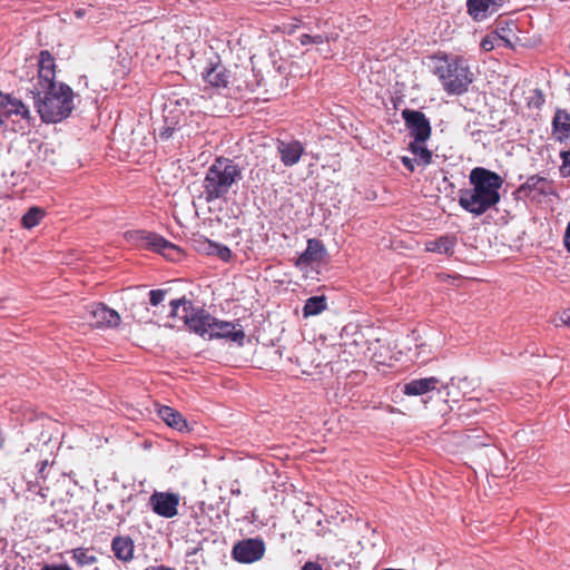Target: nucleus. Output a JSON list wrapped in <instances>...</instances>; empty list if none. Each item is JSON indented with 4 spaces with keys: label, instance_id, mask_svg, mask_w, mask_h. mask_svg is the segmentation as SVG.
Here are the masks:
<instances>
[{
    "label": "nucleus",
    "instance_id": "obj_1",
    "mask_svg": "<svg viewBox=\"0 0 570 570\" xmlns=\"http://www.w3.org/2000/svg\"><path fill=\"white\" fill-rule=\"evenodd\" d=\"M55 69L53 57L42 50L38 59V82L31 92L35 95L37 111L45 122H58L71 111L70 88L55 81Z\"/></svg>",
    "mask_w": 570,
    "mask_h": 570
},
{
    "label": "nucleus",
    "instance_id": "obj_2",
    "mask_svg": "<svg viewBox=\"0 0 570 570\" xmlns=\"http://www.w3.org/2000/svg\"><path fill=\"white\" fill-rule=\"evenodd\" d=\"M503 183L498 173L484 167H474L469 174L471 187L462 188L458 193L460 207L473 216L485 214L500 203Z\"/></svg>",
    "mask_w": 570,
    "mask_h": 570
},
{
    "label": "nucleus",
    "instance_id": "obj_3",
    "mask_svg": "<svg viewBox=\"0 0 570 570\" xmlns=\"http://www.w3.org/2000/svg\"><path fill=\"white\" fill-rule=\"evenodd\" d=\"M242 168L234 160L218 157L208 167L203 179L199 199L206 204L226 200L232 188L242 179Z\"/></svg>",
    "mask_w": 570,
    "mask_h": 570
},
{
    "label": "nucleus",
    "instance_id": "obj_4",
    "mask_svg": "<svg viewBox=\"0 0 570 570\" xmlns=\"http://www.w3.org/2000/svg\"><path fill=\"white\" fill-rule=\"evenodd\" d=\"M434 75L439 78L444 91L449 95H462L473 81V72L468 60L460 56L436 58Z\"/></svg>",
    "mask_w": 570,
    "mask_h": 570
},
{
    "label": "nucleus",
    "instance_id": "obj_5",
    "mask_svg": "<svg viewBox=\"0 0 570 570\" xmlns=\"http://www.w3.org/2000/svg\"><path fill=\"white\" fill-rule=\"evenodd\" d=\"M125 238L134 246L159 253L173 261L179 255V248L175 244L156 233L146 230H128L125 233Z\"/></svg>",
    "mask_w": 570,
    "mask_h": 570
},
{
    "label": "nucleus",
    "instance_id": "obj_6",
    "mask_svg": "<svg viewBox=\"0 0 570 570\" xmlns=\"http://www.w3.org/2000/svg\"><path fill=\"white\" fill-rule=\"evenodd\" d=\"M190 307V302L185 297L173 299L170 302V316H179L184 318L187 327L191 332L200 335L202 337L208 338L213 316L204 311L189 313Z\"/></svg>",
    "mask_w": 570,
    "mask_h": 570
},
{
    "label": "nucleus",
    "instance_id": "obj_7",
    "mask_svg": "<svg viewBox=\"0 0 570 570\" xmlns=\"http://www.w3.org/2000/svg\"><path fill=\"white\" fill-rule=\"evenodd\" d=\"M85 312L81 318L95 327H116L120 323L119 314L102 303H90L81 306Z\"/></svg>",
    "mask_w": 570,
    "mask_h": 570
},
{
    "label": "nucleus",
    "instance_id": "obj_8",
    "mask_svg": "<svg viewBox=\"0 0 570 570\" xmlns=\"http://www.w3.org/2000/svg\"><path fill=\"white\" fill-rule=\"evenodd\" d=\"M326 248L322 242L311 238L307 240L306 249L297 257L295 266L301 272L308 274L324 262Z\"/></svg>",
    "mask_w": 570,
    "mask_h": 570
},
{
    "label": "nucleus",
    "instance_id": "obj_9",
    "mask_svg": "<svg viewBox=\"0 0 570 570\" xmlns=\"http://www.w3.org/2000/svg\"><path fill=\"white\" fill-rule=\"evenodd\" d=\"M179 501V494L174 492L155 491L149 497V505L153 512L165 519H171L178 514Z\"/></svg>",
    "mask_w": 570,
    "mask_h": 570
},
{
    "label": "nucleus",
    "instance_id": "obj_10",
    "mask_svg": "<svg viewBox=\"0 0 570 570\" xmlns=\"http://www.w3.org/2000/svg\"><path fill=\"white\" fill-rule=\"evenodd\" d=\"M12 117L24 121L27 127L30 126L31 117L27 106L18 98L0 92V126Z\"/></svg>",
    "mask_w": 570,
    "mask_h": 570
},
{
    "label": "nucleus",
    "instance_id": "obj_11",
    "mask_svg": "<svg viewBox=\"0 0 570 570\" xmlns=\"http://www.w3.org/2000/svg\"><path fill=\"white\" fill-rule=\"evenodd\" d=\"M265 543L259 538L245 539L237 542L232 551L234 560L240 563H253L263 558Z\"/></svg>",
    "mask_w": 570,
    "mask_h": 570
},
{
    "label": "nucleus",
    "instance_id": "obj_12",
    "mask_svg": "<svg viewBox=\"0 0 570 570\" xmlns=\"http://www.w3.org/2000/svg\"><path fill=\"white\" fill-rule=\"evenodd\" d=\"M402 117L413 140H428L430 138L431 125L422 111L404 109Z\"/></svg>",
    "mask_w": 570,
    "mask_h": 570
},
{
    "label": "nucleus",
    "instance_id": "obj_13",
    "mask_svg": "<svg viewBox=\"0 0 570 570\" xmlns=\"http://www.w3.org/2000/svg\"><path fill=\"white\" fill-rule=\"evenodd\" d=\"M276 149L282 164L285 167H293L301 161L305 154L304 145L296 139H278Z\"/></svg>",
    "mask_w": 570,
    "mask_h": 570
},
{
    "label": "nucleus",
    "instance_id": "obj_14",
    "mask_svg": "<svg viewBox=\"0 0 570 570\" xmlns=\"http://www.w3.org/2000/svg\"><path fill=\"white\" fill-rule=\"evenodd\" d=\"M209 330L208 340L225 338L242 345L245 338L244 331L240 326L237 328V325L233 322L219 321L213 317Z\"/></svg>",
    "mask_w": 570,
    "mask_h": 570
},
{
    "label": "nucleus",
    "instance_id": "obj_15",
    "mask_svg": "<svg viewBox=\"0 0 570 570\" xmlns=\"http://www.w3.org/2000/svg\"><path fill=\"white\" fill-rule=\"evenodd\" d=\"M534 191L540 196H549L556 194L553 183L548 178L539 175H532L528 177L527 180L517 189V193L524 197L531 196V194Z\"/></svg>",
    "mask_w": 570,
    "mask_h": 570
},
{
    "label": "nucleus",
    "instance_id": "obj_16",
    "mask_svg": "<svg viewBox=\"0 0 570 570\" xmlns=\"http://www.w3.org/2000/svg\"><path fill=\"white\" fill-rule=\"evenodd\" d=\"M507 0H468L466 7L474 20H483L498 11Z\"/></svg>",
    "mask_w": 570,
    "mask_h": 570
},
{
    "label": "nucleus",
    "instance_id": "obj_17",
    "mask_svg": "<svg viewBox=\"0 0 570 570\" xmlns=\"http://www.w3.org/2000/svg\"><path fill=\"white\" fill-rule=\"evenodd\" d=\"M439 383L440 381L435 376L415 379L404 385L403 393L410 396L423 395L438 390Z\"/></svg>",
    "mask_w": 570,
    "mask_h": 570
},
{
    "label": "nucleus",
    "instance_id": "obj_18",
    "mask_svg": "<svg viewBox=\"0 0 570 570\" xmlns=\"http://www.w3.org/2000/svg\"><path fill=\"white\" fill-rule=\"evenodd\" d=\"M552 135L557 141L570 140V114L558 109L552 119Z\"/></svg>",
    "mask_w": 570,
    "mask_h": 570
},
{
    "label": "nucleus",
    "instance_id": "obj_19",
    "mask_svg": "<svg viewBox=\"0 0 570 570\" xmlns=\"http://www.w3.org/2000/svg\"><path fill=\"white\" fill-rule=\"evenodd\" d=\"M203 78L212 87L225 88L228 83V73L220 63H210L203 72Z\"/></svg>",
    "mask_w": 570,
    "mask_h": 570
},
{
    "label": "nucleus",
    "instance_id": "obj_20",
    "mask_svg": "<svg viewBox=\"0 0 570 570\" xmlns=\"http://www.w3.org/2000/svg\"><path fill=\"white\" fill-rule=\"evenodd\" d=\"M134 541L129 537H115L111 542V550L115 557L124 562L134 558Z\"/></svg>",
    "mask_w": 570,
    "mask_h": 570
},
{
    "label": "nucleus",
    "instance_id": "obj_21",
    "mask_svg": "<svg viewBox=\"0 0 570 570\" xmlns=\"http://www.w3.org/2000/svg\"><path fill=\"white\" fill-rule=\"evenodd\" d=\"M158 416L170 428L181 432L187 429V422L175 409L160 405L157 410Z\"/></svg>",
    "mask_w": 570,
    "mask_h": 570
},
{
    "label": "nucleus",
    "instance_id": "obj_22",
    "mask_svg": "<svg viewBox=\"0 0 570 570\" xmlns=\"http://www.w3.org/2000/svg\"><path fill=\"white\" fill-rule=\"evenodd\" d=\"M455 237L452 236H441L438 239L426 242L425 248L428 252L439 253V254H452L455 247Z\"/></svg>",
    "mask_w": 570,
    "mask_h": 570
},
{
    "label": "nucleus",
    "instance_id": "obj_23",
    "mask_svg": "<svg viewBox=\"0 0 570 570\" xmlns=\"http://www.w3.org/2000/svg\"><path fill=\"white\" fill-rule=\"evenodd\" d=\"M327 308V298L324 295L313 296L306 299L303 306V316L305 318L316 316Z\"/></svg>",
    "mask_w": 570,
    "mask_h": 570
},
{
    "label": "nucleus",
    "instance_id": "obj_24",
    "mask_svg": "<svg viewBox=\"0 0 570 570\" xmlns=\"http://www.w3.org/2000/svg\"><path fill=\"white\" fill-rule=\"evenodd\" d=\"M426 140H413L410 142V150L415 156L419 165L426 166L432 161V153L425 146Z\"/></svg>",
    "mask_w": 570,
    "mask_h": 570
},
{
    "label": "nucleus",
    "instance_id": "obj_25",
    "mask_svg": "<svg viewBox=\"0 0 570 570\" xmlns=\"http://www.w3.org/2000/svg\"><path fill=\"white\" fill-rule=\"evenodd\" d=\"M45 217V210L40 207H31L28 209V212L22 216L21 218V225L30 229L35 226H37L41 219Z\"/></svg>",
    "mask_w": 570,
    "mask_h": 570
},
{
    "label": "nucleus",
    "instance_id": "obj_26",
    "mask_svg": "<svg viewBox=\"0 0 570 570\" xmlns=\"http://www.w3.org/2000/svg\"><path fill=\"white\" fill-rule=\"evenodd\" d=\"M337 39V33H330V35H307L304 33L299 37V42L302 46H308V45H323L325 42L335 41Z\"/></svg>",
    "mask_w": 570,
    "mask_h": 570
},
{
    "label": "nucleus",
    "instance_id": "obj_27",
    "mask_svg": "<svg viewBox=\"0 0 570 570\" xmlns=\"http://www.w3.org/2000/svg\"><path fill=\"white\" fill-rule=\"evenodd\" d=\"M73 560L79 566L92 564L97 561L96 556L87 549L78 548L73 549Z\"/></svg>",
    "mask_w": 570,
    "mask_h": 570
},
{
    "label": "nucleus",
    "instance_id": "obj_28",
    "mask_svg": "<svg viewBox=\"0 0 570 570\" xmlns=\"http://www.w3.org/2000/svg\"><path fill=\"white\" fill-rule=\"evenodd\" d=\"M209 247L213 248V253H215L222 261H224V262L230 261L233 254H232V250L227 246L209 243Z\"/></svg>",
    "mask_w": 570,
    "mask_h": 570
},
{
    "label": "nucleus",
    "instance_id": "obj_29",
    "mask_svg": "<svg viewBox=\"0 0 570 570\" xmlns=\"http://www.w3.org/2000/svg\"><path fill=\"white\" fill-rule=\"evenodd\" d=\"M503 40L499 35L492 33L485 36L481 41V48L485 51H491L498 46L499 41Z\"/></svg>",
    "mask_w": 570,
    "mask_h": 570
},
{
    "label": "nucleus",
    "instance_id": "obj_30",
    "mask_svg": "<svg viewBox=\"0 0 570 570\" xmlns=\"http://www.w3.org/2000/svg\"><path fill=\"white\" fill-rule=\"evenodd\" d=\"M560 157L562 159V165L560 167V174L562 177L570 176V150L561 151Z\"/></svg>",
    "mask_w": 570,
    "mask_h": 570
},
{
    "label": "nucleus",
    "instance_id": "obj_31",
    "mask_svg": "<svg viewBox=\"0 0 570 570\" xmlns=\"http://www.w3.org/2000/svg\"><path fill=\"white\" fill-rule=\"evenodd\" d=\"M166 292L163 289H153L149 292V301L153 306L159 305L165 298Z\"/></svg>",
    "mask_w": 570,
    "mask_h": 570
},
{
    "label": "nucleus",
    "instance_id": "obj_32",
    "mask_svg": "<svg viewBox=\"0 0 570 570\" xmlns=\"http://www.w3.org/2000/svg\"><path fill=\"white\" fill-rule=\"evenodd\" d=\"M456 383L458 384L466 383V380L465 379L456 380L455 377H451L446 384L442 385L443 390H445L446 396H452V397L455 396V394L453 393V389L456 386Z\"/></svg>",
    "mask_w": 570,
    "mask_h": 570
},
{
    "label": "nucleus",
    "instance_id": "obj_33",
    "mask_svg": "<svg viewBox=\"0 0 570 570\" xmlns=\"http://www.w3.org/2000/svg\"><path fill=\"white\" fill-rule=\"evenodd\" d=\"M95 12L96 10L91 6H88L86 8H79L75 10L73 14L79 19L88 17V19L90 20L95 17Z\"/></svg>",
    "mask_w": 570,
    "mask_h": 570
},
{
    "label": "nucleus",
    "instance_id": "obj_34",
    "mask_svg": "<svg viewBox=\"0 0 570 570\" xmlns=\"http://www.w3.org/2000/svg\"><path fill=\"white\" fill-rule=\"evenodd\" d=\"M301 570H323V567L315 561H306Z\"/></svg>",
    "mask_w": 570,
    "mask_h": 570
},
{
    "label": "nucleus",
    "instance_id": "obj_35",
    "mask_svg": "<svg viewBox=\"0 0 570 570\" xmlns=\"http://www.w3.org/2000/svg\"><path fill=\"white\" fill-rule=\"evenodd\" d=\"M402 164L410 170V171H413L414 170V161L415 159H411L409 157H402Z\"/></svg>",
    "mask_w": 570,
    "mask_h": 570
},
{
    "label": "nucleus",
    "instance_id": "obj_36",
    "mask_svg": "<svg viewBox=\"0 0 570 570\" xmlns=\"http://www.w3.org/2000/svg\"><path fill=\"white\" fill-rule=\"evenodd\" d=\"M564 245L567 249L570 252V222L568 223V226L566 228L564 233Z\"/></svg>",
    "mask_w": 570,
    "mask_h": 570
},
{
    "label": "nucleus",
    "instance_id": "obj_37",
    "mask_svg": "<svg viewBox=\"0 0 570 570\" xmlns=\"http://www.w3.org/2000/svg\"><path fill=\"white\" fill-rule=\"evenodd\" d=\"M560 321L562 324L570 326V311H564L560 316Z\"/></svg>",
    "mask_w": 570,
    "mask_h": 570
},
{
    "label": "nucleus",
    "instance_id": "obj_38",
    "mask_svg": "<svg viewBox=\"0 0 570 570\" xmlns=\"http://www.w3.org/2000/svg\"><path fill=\"white\" fill-rule=\"evenodd\" d=\"M41 570H70V569L67 566L66 567H49V566H46Z\"/></svg>",
    "mask_w": 570,
    "mask_h": 570
},
{
    "label": "nucleus",
    "instance_id": "obj_39",
    "mask_svg": "<svg viewBox=\"0 0 570 570\" xmlns=\"http://www.w3.org/2000/svg\"><path fill=\"white\" fill-rule=\"evenodd\" d=\"M24 128H26V126L20 125V128H19V129H20V130H24Z\"/></svg>",
    "mask_w": 570,
    "mask_h": 570
}]
</instances>
